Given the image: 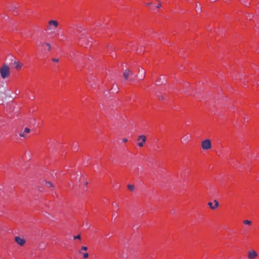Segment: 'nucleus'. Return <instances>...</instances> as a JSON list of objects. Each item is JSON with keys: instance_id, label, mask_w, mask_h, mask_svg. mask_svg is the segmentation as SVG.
<instances>
[{"instance_id": "1", "label": "nucleus", "mask_w": 259, "mask_h": 259, "mask_svg": "<svg viewBox=\"0 0 259 259\" xmlns=\"http://www.w3.org/2000/svg\"><path fill=\"white\" fill-rule=\"evenodd\" d=\"M1 77L5 79L8 78L10 75V67L6 64H4L0 68Z\"/></svg>"}, {"instance_id": "2", "label": "nucleus", "mask_w": 259, "mask_h": 259, "mask_svg": "<svg viewBox=\"0 0 259 259\" xmlns=\"http://www.w3.org/2000/svg\"><path fill=\"white\" fill-rule=\"evenodd\" d=\"M59 26V23L56 20H51L48 21L47 29L51 30L52 28L56 29Z\"/></svg>"}, {"instance_id": "3", "label": "nucleus", "mask_w": 259, "mask_h": 259, "mask_svg": "<svg viewBox=\"0 0 259 259\" xmlns=\"http://www.w3.org/2000/svg\"><path fill=\"white\" fill-rule=\"evenodd\" d=\"M201 147L203 150H209L211 148V141L209 139H206L201 142Z\"/></svg>"}, {"instance_id": "4", "label": "nucleus", "mask_w": 259, "mask_h": 259, "mask_svg": "<svg viewBox=\"0 0 259 259\" xmlns=\"http://www.w3.org/2000/svg\"><path fill=\"white\" fill-rule=\"evenodd\" d=\"M147 140L146 137L145 135H140L138 137L137 141L138 142V145L139 147H142L144 146L145 143Z\"/></svg>"}, {"instance_id": "5", "label": "nucleus", "mask_w": 259, "mask_h": 259, "mask_svg": "<svg viewBox=\"0 0 259 259\" xmlns=\"http://www.w3.org/2000/svg\"><path fill=\"white\" fill-rule=\"evenodd\" d=\"M15 241L21 246H23L26 243V240L23 238H21L19 236H16L15 237Z\"/></svg>"}, {"instance_id": "6", "label": "nucleus", "mask_w": 259, "mask_h": 259, "mask_svg": "<svg viewBox=\"0 0 259 259\" xmlns=\"http://www.w3.org/2000/svg\"><path fill=\"white\" fill-rule=\"evenodd\" d=\"M208 205L209 208L212 210L215 209L219 206V203L217 200H214L213 202H209L208 203Z\"/></svg>"}, {"instance_id": "7", "label": "nucleus", "mask_w": 259, "mask_h": 259, "mask_svg": "<svg viewBox=\"0 0 259 259\" xmlns=\"http://www.w3.org/2000/svg\"><path fill=\"white\" fill-rule=\"evenodd\" d=\"M257 252L254 250H251L248 252L247 257L249 259H254L257 256Z\"/></svg>"}, {"instance_id": "8", "label": "nucleus", "mask_w": 259, "mask_h": 259, "mask_svg": "<svg viewBox=\"0 0 259 259\" xmlns=\"http://www.w3.org/2000/svg\"><path fill=\"white\" fill-rule=\"evenodd\" d=\"M14 65H15V68L17 70H20L23 66V64L19 61H14Z\"/></svg>"}, {"instance_id": "9", "label": "nucleus", "mask_w": 259, "mask_h": 259, "mask_svg": "<svg viewBox=\"0 0 259 259\" xmlns=\"http://www.w3.org/2000/svg\"><path fill=\"white\" fill-rule=\"evenodd\" d=\"M41 46L44 48L46 47L47 50L50 52L51 50V45L50 43L44 42L42 44Z\"/></svg>"}, {"instance_id": "10", "label": "nucleus", "mask_w": 259, "mask_h": 259, "mask_svg": "<svg viewBox=\"0 0 259 259\" xmlns=\"http://www.w3.org/2000/svg\"><path fill=\"white\" fill-rule=\"evenodd\" d=\"M131 73V71L128 69H126L125 70V71L123 72V76L125 80H127L129 75Z\"/></svg>"}, {"instance_id": "11", "label": "nucleus", "mask_w": 259, "mask_h": 259, "mask_svg": "<svg viewBox=\"0 0 259 259\" xmlns=\"http://www.w3.org/2000/svg\"><path fill=\"white\" fill-rule=\"evenodd\" d=\"M127 188L131 191H133L135 189V187L133 185H128Z\"/></svg>"}, {"instance_id": "12", "label": "nucleus", "mask_w": 259, "mask_h": 259, "mask_svg": "<svg viewBox=\"0 0 259 259\" xmlns=\"http://www.w3.org/2000/svg\"><path fill=\"white\" fill-rule=\"evenodd\" d=\"M88 250V247L86 246H82L81 248V249L79 251V253L81 254L82 252L81 250H85L87 251Z\"/></svg>"}, {"instance_id": "13", "label": "nucleus", "mask_w": 259, "mask_h": 259, "mask_svg": "<svg viewBox=\"0 0 259 259\" xmlns=\"http://www.w3.org/2000/svg\"><path fill=\"white\" fill-rule=\"evenodd\" d=\"M46 185L49 187H54L52 183L49 181H46Z\"/></svg>"}, {"instance_id": "14", "label": "nucleus", "mask_w": 259, "mask_h": 259, "mask_svg": "<svg viewBox=\"0 0 259 259\" xmlns=\"http://www.w3.org/2000/svg\"><path fill=\"white\" fill-rule=\"evenodd\" d=\"M243 224L245 225H251V222L250 221L246 220L243 221Z\"/></svg>"}, {"instance_id": "15", "label": "nucleus", "mask_w": 259, "mask_h": 259, "mask_svg": "<svg viewBox=\"0 0 259 259\" xmlns=\"http://www.w3.org/2000/svg\"><path fill=\"white\" fill-rule=\"evenodd\" d=\"M83 258H88V257H89V254H88V253H87V252H86V253H84L83 254Z\"/></svg>"}, {"instance_id": "16", "label": "nucleus", "mask_w": 259, "mask_h": 259, "mask_svg": "<svg viewBox=\"0 0 259 259\" xmlns=\"http://www.w3.org/2000/svg\"><path fill=\"white\" fill-rule=\"evenodd\" d=\"M30 132V130L29 128L26 127L25 128L24 133H29Z\"/></svg>"}, {"instance_id": "17", "label": "nucleus", "mask_w": 259, "mask_h": 259, "mask_svg": "<svg viewBox=\"0 0 259 259\" xmlns=\"http://www.w3.org/2000/svg\"><path fill=\"white\" fill-rule=\"evenodd\" d=\"M52 61L54 62H59V59H57V58H53L52 59Z\"/></svg>"}, {"instance_id": "18", "label": "nucleus", "mask_w": 259, "mask_h": 259, "mask_svg": "<svg viewBox=\"0 0 259 259\" xmlns=\"http://www.w3.org/2000/svg\"><path fill=\"white\" fill-rule=\"evenodd\" d=\"M80 239V235H78L76 236H74V239Z\"/></svg>"}, {"instance_id": "19", "label": "nucleus", "mask_w": 259, "mask_h": 259, "mask_svg": "<svg viewBox=\"0 0 259 259\" xmlns=\"http://www.w3.org/2000/svg\"><path fill=\"white\" fill-rule=\"evenodd\" d=\"M19 136L21 137H25V133H20Z\"/></svg>"}, {"instance_id": "20", "label": "nucleus", "mask_w": 259, "mask_h": 259, "mask_svg": "<svg viewBox=\"0 0 259 259\" xmlns=\"http://www.w3.org/2000/svg\"><path fill=\"white\" fill-rule=\"evenodd\" d=\"M122 141L123 143H125L127 142V139L126 138H123Z\"/></svg>"}, {"instance_id": "21", "label": "nucleus", "mask_w": 259, "mask_h": 259, "mask_svg": "<svg viewBox=\"0 0 259 259\" xmlns=\"http://www.w3.org/2000/svg\"><path fill=\"white\" fill-rule=\"evenodd\" d=\"M151 4H152V3H146V4H145V6H146V7H149V6H150V5H151Z\"/></svg>"}, {"instance_id": "22", "label": "nucleus", "mask_w": 259, "mask_h": 259, "mask_svg": "<svg viewBox=\"0 0 259 259\" xmlns=\"http://www.w3.org/2000/svg\"><path fill=\"white\" fill-rule=\"evenodd\" d=\"M161 7V4H159L157 6V8H160Z\"/></svg>"}]
</instances>
